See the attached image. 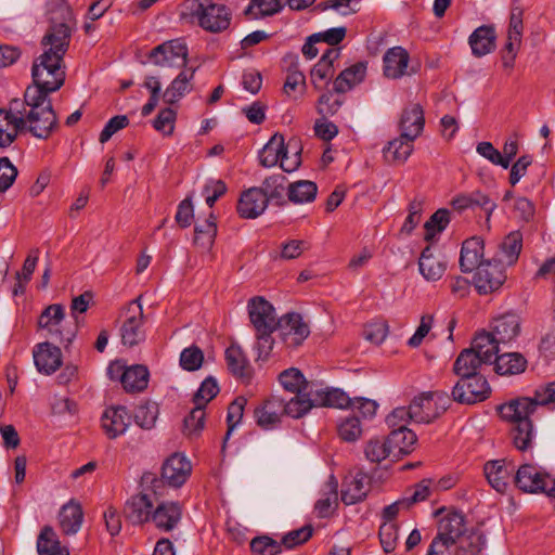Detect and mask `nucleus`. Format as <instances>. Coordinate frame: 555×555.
<instances>
[{"label": "nucleus", "mask_w": 555, "mask_h": 555, "mask_svg": "<svg viewBox=\"0 0 555 555\" xmlns=\"http://www.w3.org/2000/svg\"><path fill=\"white\" fill-rule=\"evenodd\" d=\"M205 425V410L195 404L190 414L184 418L183 430L189 437L198 436Z\"/></svg>", "instance_id": "e2e57ef3"}, {"label": "nucleus", "mask_w": 555, "mask_h": 555, "mask_svg": "<svg viewBox=\"0 0 555 555\" xmlns=\"http://www.w3.org/2000/svg\"><path fill=\"white\" fill-rule=\"evenodd\" d=\"M23 103L22 99H13L8 107L0 108V147L11 145L23 132Z\"/></svg>", "instance_id": "6e6552de"}, {"label": "nucleus", "mask_w": 555, "mask_h": 555, "mask_svg": "<svg viewBox=\"0 0 555 555\" xmlns=\"http://www.w3.org/2000/svg\"><path fill=\"white\" fill-rule=\"evenodd\" d=\"M418 269L426 281L434 282L441 279L447 269V262L442 258L437 257L433 249L427 246L420 256Z\"/></svg>", "instance_id": "c85d7f7f"}, {"label": "nucleus", "mask_w": 555, "mask_h": 555, "mask_svg": "<svg viewBox=\"0 0 555 555\" xmlns=\"http://www.w3.org/2000/svg\"><path fill=\"white\" fill-rule=\"evenodd\" d=\"M451 398L443 391H427L413 398L409 404L410 420L417 424H430L450 406Z\"/></svg>", "instance_id": "39448f33"}, {"label": "nucleus", "mask_w": 555, "mask_h": 555, "mask_svg": "<svg viewBox=\"0 0 555 555\" xmlns=\"http://www.w3.org/2000/svg\"><path fill=\"white\" fill-rule=\"evenodd\" d=\"M482 364H485V362L475 353V351L472 348H467L461 351L457 356L453 365V372L459 377L480 375L478 371Z\"/></svg>", "instance_id": "c03bdc74"}, {"label": "nucleus", "mask_w": 555, "mask_h": 555, "mask_svg": "<svg viewBox=\"0 0 555 555\" xmlns=\"http://www.w3.org/2000/svg\"><path fill=\"white\" fill-rule=\"evenodd\" d=\"M366 459L372 463H379L393 454L387 439H371L364 449Z\"/></svg>", "instance_id": "052dcab7"}, {"label": "nucleus", "mask_w": 555, "mask_h": 555, "mask_svg": "<svg viewBox=\"0 0 555 555\" xmlns=\"http://www.w3.org/2000/svg\"><path fill=\"white\" fill-rule=\"evenodd\" d=\"M34 361L39 372L50 375L62 365V351L49 341L38 344L34 349Z\"/></svg>", "instance_id": "a211bd4d"}, {"label": "nucleus", "mask_w": 555, "mask_h": 555, "mask_svg": "<svg viewBox=\"0 0 555 555\" xmlns=\"http://www.w3.org/2000/svg\"><path fill=\"white\" fill-rule=\"evenodd\" d=\"M83 512L81 505L75 500L62 506L59 513V522L65 534H75L82 525Z\"/></svg>", "instance_id": "2f4dec72"}, {"label": "nucleus", "mask_w": 555, "mask_h": 555, "mask_svg": "<svg viewBox=\"0 0 555 555\" xmlns=\"http://www.w3.org/2000/svg\"><path fill=\"white\" fill-rule=\"evenodd\" d=\"M486 546V538L480 531H472L464 534L459 542H456V553L479 555Z\"/></svg>", "instance_id": "4d7b16f0"}, {"label": "nucleus", "mask_w": 555, "mask_h": 555, "mask_svg": "<svg viewBox=\"0 0 555 555\" xmlns=\"http://www.w3.org/2000/svg\"><path fill=\"white\" fill-rule=\"evenodd\" d=\"M491 388L482 375L460 377L452 388L451 400L461 404H475L489 398Z\"/></svg>", "instance_id": "0eeeda50"}, {"label": "nucleus", "mask_w": 555, "mask_h": 555, "mask_svg": "<svg viewBox=\"0 0 555 555\" xmlns=\"http://www.w3.org/2000/svg\"><path fill=\"white\" fill-rule=\"evenodd\" d=\"M346 93L335 91V86L323 92L315 104V109L323 118L334 117L346 102Z\"/></svg>", "instance_id": "e433bc0d"}, {"label": "nucleus", "mask_w": 555, "mask_h": 555, "mask_svg": "<svg viewBox=\"0 0 555 555\" xmlns=\"http://www.w3.org/2000/svg\"><path fill=\"white\" fill-rule=\"evenodd\" d=\"M490 333L501 345H507L520 333V318L515 313H506L494 320Z\"/></svg>", "instance_id": "bb28decb"}, {"label": "nucleus", "mask_w": 555, "mask_h": 555, "mask_svg": "<svg viewBox=\"0 0 555 555\" xmlns=\"http://www.w3.org/2000/svg\"><path fill=\"white\" fill-rule=\"evenodd\" d=\"M120 382L128 392L142 391L147 387L149 371L143 365L130 366L122 372Z\"/></svg>", "instance_id": "49530a36"}, {"label": "nucleus", "mask_w": 555, "mask_h": 555, "mask_svg": "<svg viewBox=\"0 0 555 555\" xmlns=\"http://www.w3.org/2000/svg\"><path fill=\"white\" fill-rule=\"evenodd\" d=\"M217 235V224L214 214L199 224L195 225L194 244L203 251H208L214 245Z\"/></svg>", "instance_id": "8fccbe9b"}, {"label": "nucleus", "mask_w": 555, "mask_h": 555, "mask_svg": "<svg viewBox=\"0 0 555 555\" xmlns=\"http://www.w3.org/2000/svg\"><path fill=\"white\" fill-rule=\"evenodd\" d=\"M268 206V198L258 188H250L243 192L238 203L237 212L242 218L255 219L260 216Z\"/></svg>", "instance_id": "aec40b11"}, {"label": "nucleus", "mask_w": 555, "mask_h": 555, "mask_svg": "<svg viewBox=\"0 0 555 555\" xmlns=\"http://www.w3.org/2000/svg\"><path fill=\"white\" fill-rule=\"evenodd\" d=\"M522 235L519 231L511 232L501 243L498 260L503 264H514L521 251Z\"/></svg>", "instance_id": "09e8293b"}, {"label": "nucleus", "mask_w": 555, "mask_h": 555, "mask_svg": "<svg viewBox=\"0 0 555 555\" xmlns=\"http://www.w3.org/2000/svg\"><path fill=\"white\" fill-rule=\"evenodd\" d=\"M547 474L539 472L531 464L521 465L514 476L516 487L527 493H538L545 490Z\"/></svg>", "instance_id": "6ab92c4d"}, {"label": "nucleus", "mask_w": 555, "mask_h": 555, "mask_svg": "<svg viewBox=\"0 0 555 555\" xmlns=\"http://www.w3.org/2000/svg\"><path fill=\"white\" fill-rule=\"evenodd\" d=\"M450 212L448 209H438L425 223V240H431L436 233L442 232L450 222Z\"/></svg>", "instance_id": "0e129e2a"}, {"label": "nucleus", "mask_w": 555, "mask_h": 555, "mask_svg": "<svg viewBox=\"0 0 555 555\" xmlns=\"http://www.w3.org/2000/svg\"><path fill=\"white\" fill-rule=\"evenodd\" d=\"M250 550L255 555H278L282 547L280 542L268 535H261L251 540Z\"/></svg>", "instance_id": "338daca9"}, {"label": "nucleus", "mask_w": 555, "mask_h": 555, "mask_svg": "<svg viewBox=\"0 0 555 555\" xmlns=\"http://www.w3.org/2000/svg\"><path fill=\"white\" fill-rule=\"evenodd\" d=\"M366 70L367 62L365 61L357 62L345 68L333 81L335 91L347 93L352 90L365 79Z\"/></svg>", "instance_id": "cd10ccee"}, {"label": "nucleus", "mask_w": 555, "mask_h": 555, "mask_svg": "<svg viewBox=\"0 0 555 555\" xmlns=\"http://www.w3.org/2000/svg\"><path fill=\"white\" fill-rule=\"evenodd\" d=\"M415 140H410L400 135L391 141L383 149L384 158L386 162L391 164H402L404 163L413 152V142Z\"/></svg>", "instance_id": "4c0bfd02"}, {"label": "nucleus", "mask_w": 555, "mask_h": 555, "mask_svg": "<svg viewBox=\"0 0 555 555\" xmlns=\"http://www.w3.org/2000/svg\"><path fill=\"white\" fill-rule=\"evenodd\" d=\"M283 9L281 0H253L244 11L251 20H258L279 13Z\"/></svg>", "instance_id": "6e6d98bb"}, {"label": "nucleus", "mask_w": 555, "mask_h": 555, "mask_svg": "<svg viewBox=\"0 0 555 555\" xmlns=\"http://www.w3.org/2000/svg\"><path fill=\"white\" fill-rule=\"evenodd\" d=\"M195 68L183 69L166 88L163 98L166 103L175 104L186 93L191 92Z\"/></svg>", "instance_id": "72a5a7b5"}, {"label": "nucleus", "mask_w": 555, "mask_h": 555, "mask_svg": "<svg viewBox=\"0 0 555 555\" xmlns=\"http://www.w3.org/2000/svg\"><path fill=\"white\" fill-rule=\"evenodd\" d=\"M279 380L285 390L296 393L302 392L307 389V382L302 373L295 367L283 371Z\"/></svg>", "instance_id": "bf43d9fd"}, {"label": "nucleus", "mask_w": 555, "mask_h": 555, "mask_svg": "<svg viewBox=\"0 0 555 555\" xmlns=\"http://www.w3.org/2000/svg\"><path fill=\"white\" fill-rule=\"evenodd\" d=\"M506 280L504 264L498 259L485 260L474 276V284L479 294L486 295L498 291Z\"/></svg>", "instance_id": "9b49d317"}, {"label": "nucleus", "mask_w": 555, "mask_h": 555, "mask_svg": "<svg viewBox=\"0 0 555 555\" xmlns=\"http://www.w3.org/2000/svg\"><path fill=\"white\" fill-rule=\"evenodd\" d=\"M131 423V415L125 406H112L102 416V427L108 438L115 439L125 434Z\"/></svg>", "instance_id": "412c9836"}, {"label": "nucleus", "mask_w": 555, "mask_h": 555, "mask_svg": "<svg viewBox=\"0 0 555 555\" xmlns=\"http://www.w3.org/2000/svg\"><path fill=\"white\" fill-rule=\"evenodd\" d=\"M514 469V462L507 459L488 461L483 466L485 476L489 485L500 493H504L507 490Z\"/></svg>", "instance_id": "2eb2a0df"}, {"label": "nucleus", "mask_w": 555, "mask_h": 555, "mask_svg": "<svg viewBox=\"0 0 555 555\" xmlns=\"http://www.w3.org/2000/svg\"><path fill=\"white\" fill-rule=\"evenodd\" d=\"M182 516V507L178 502H162L153 509L151 520L163 531L172 530Z\"/></svg>", "instance_id": "b1692460"}, {"label": "nucleus", "mask_w": 555, "mask_h": 555, "mask_svg": "<svg viewBox=\"0 0 555 555\" xmlns=\"http://www.w3.org/2000/svg\"><path fill=\"white\" fill-rule=\"evenodd\" d=\"M141 298L142 296L137 297L126 308V320L120 328L121 341L125 346L133 347L145 338L142 330L144 314Z\"/></svg>", "instance_id": "9d476101"}, {"label": "nucleus", "mask_w": 555, "mask_h": 555, "mask_svg": "<svg viewBox=\"0 0 555 555\" xmlns=\"http://www.w3.org/2000/svg\"><path fill=\"white\" fill-rule=\"evenodd\" d=\"M499 412L503 420L513 425L519 424L521 421H531L530 416L535 412L534 402L529 397L519 398L500 405Z\"/></svg>", "instance_id": "a878e982"}, {"label": "nucleus", "mask_w": 555, "mask_h": 555, "mask_svg": "<svg viewBox=\"0 0 555 555\" xmlns=\"http://www.w3.org/2000/svg\"><path fill=\"white\" fill-rule=\"evenodd\" d=\"M495 30L491 26L482 25L469 36V46L475 56L481 57L491 53L495 48Z\"/></svg>", "instance_id": "473e14b6"}, {"label": "nucleus", "mask_w": 555, "mask_h": 555, "mask_svg": "<svg viewBox=\"0 0 555 555\" xmlns=\"http://www.w3.org/2000/svg\"><path fill=\"white\" fill-rule=\"evenodd\" d=\"M72 37V30L65 23L55 24L50 27L41 40V44L47 49L44 52H57L60 56L65 55L68 50Z\"/></svg>", "instance_id": "5701e85b"}, {"label": "nucleus", "mask_w": 555, "mask_h": 555, "mask_svg": "<svg viewBox=\"0 0 555 555\" xmlns=\"http://www.w3.org/2000/svg\"><path fill=\"white\" fill-rule=\"evenodd\" d=\"M318 186L309 180H299L287 188L288 199L294 204H305L314 201Z\"/></svg>", "instance_id": "3c124183"}, {"label": "nucleus", "mask_w": 555, "mask_h": 555, "mask_svg": "<svg viewBox=\"0 0 555 555\" xmlns=\"http://www.w3.org/2000/svg\"><path fill=\"white\" fill-rule=\"evenodd\" d=\"M158 415V406L156 403H145L137 408L134 421L141 427L150 429L154 426Z\"/></svg>", "instance_id": "774afa93"}, {"label": "nucleus", "mask_w": 555, "mask_h": 555, "mask_svg": "<svg viewBox=\"0 0 555 555\" xmlns=\"http://www.w3.org/2000/svg\"><path fill=\"white\" fill-rule=\"evenodd\" d=\"M483 241L480 237L474 236L467 238L462 244L460 255V268L464 273L473 272L475 269L483 263Z\"/></svg>", "instance_id": "393cba45"}, {"label": "nucleus", "mask_w": 555, "mask_h": 555, "mask_svg": "<svg viewBox=\"0 0 555 555\" xmlns=\"http://www.w3.org/2000/svg\"><path fill=\"white\" fill-rule=\"evenodd\" d=\"M511 438L514 447L521 452L532 449L535 438V430L532 421H521L519 424L512 425Z\"/></svg>", "instance_id": "a18cd8bd"}, {"label": "nucleus", "mask_w": 555, "mask_h": 555, "mask_svg": "<svg viewBox=\"0 0 555 555\" xmlns=\"http://www.w3.org/2000/svg\"><path fill=\"white\" fill-rule=\"evenodd\" d=\"M23 103V131L48 139L59 127V119L49 95L39 89H26Z\"/></svg>", "instance_id": "f257e3e1"}, {"label": "nucleus", "mask_w": 555, "mask_h": 555, "mask_svg": "<svg viewBox=\"0 0 555 555\" xmlns=\"http://www.w3.org/2000/svg\"><path fill=\"white\" fill-rule=\"evenodd\" d=\"M395 456L409 454L417 441L416 434L409 429H392L386 438Z\"/></svg>", "instance_id": "79ce46f5"}, {"label": "nucleus", "mask_w": 555, "mask_h": 555, "mask_svg": "<svg viewBox=\"0 0 555 555\" xmlns=\"http://www.w3.org/2000/svg\"><path fill=\"white\" fill-rule=\"evenodd\" d=\"M181 16L212 34L228 29L231 24L229 9L212 0H186Z\"/></svg>", "instance_id": "f03ea898"}, {"label": "nucleus", "mask_w": 555, "mask_h": 555, "mask_svg": "<svg viewBox=\"0 0 555 555\" xmlns=\"http://www.w3.org/2000/svg\"><path fill=\"white\" fill-rule=\"evenodd\" d=\"M309 245L302 240H291L281 245L280 250L271 254L272 259L292 260L298 258Z\"/></svg>", "instance_id": "680f3d73"}, {"label": "nucleus", "mask_w": 555, "mask_h": 555, "mask_svg": "<svg viewBox=\"0 0 555 555\" xmlns=\"http://www.w3.org/2000/svg\"><path fill=\"white\" fill-rule=\"evenodd\" d=\"M409 61L410 55L402 47L388 49L383 56L384 75L390 79H399L404 75H409Z\"/></svg>", "instance_id": "4be33fe9"}, {"label": "nucleus", "mask_w": 555, "mask_h": 555, "mask_svg": "<svg viewBox=\"0 0 555 555\" xmlns=\"http://www.w3.org/2000/svg\"><path fill=\"white\" fill-rule=\"evenodd\" d=\"M285 181L286 179L283 175H273L264 179L259 189L268 198V203L270 201H275L278 204L284 203L283 196L285 191Z\"/></svg>", "instance_id": "13d9d810"}, {"label": "nucleus", "mask_w": 555, "mask_h": 555, "mask_svg": "<svg viewBox=\"0 0 555 555\" xmlns=\"http://www.w3.org/2000/svg\"><path fill=\"white\" fill-rule=\"evenodd\" d=\"M500 345L490 332H480L473 339L470 348L485 364H488L492 363V359L499 356Z\"/></svg>", "instance_id": "c9c22d12"}, {"label": "nucleus", "mask_w": 555, "mask_h": 555, "mask_svg": "<svg viewBox=\"0 0 555 555\" xmlns=\"http://www.w3.org/2000/svg\"><path fill=\"white\" fill-rule=\"evenodd\" d=\"M150 61L159 67H185L188 62V47L179 40H169L158 44L149 53Z\"/></svg>", "instance_id": "1a4fd4ad"}, {"label": "nucleus", "mask_w": 555, "mask_h": 555, "mask_svg": "<svg viewBox=\"0 0 555 555\" xmlns=\"http://www.w3.org/2000/svg\"><path fill=\"white\" fill-rule=\"evenodd\" d=\"M314 405V399H310L302 392H296L288 401L283 399V413L291 417L299 418L309 412Z\"/></svg>", "instance_id": "5fc2aeb1"}, {"label": "nucleus", "mask_w": 555, "mask_h": 555, "mask_svg": "<svg viewBox=\"0 0 555 555\" xmlns=\"http://www.w3.org/2000/svg\"><path fill=\"white\" fill-rule=\"evenodd\" d=\"M494 370L500 375H515L527 367V360L518 352H504L495 357Z\"/></svg>", "instance_id": "ea45409f"}, {"label": "nucleus", "mask_w": 555, "mask_h": 555, "mask_svg": "<svg viewBox=\"0 0 555 555\" xmlns=\"http://www.w3.org/2000/svg\"><path fill=\"white\" fill-rule=\"evenodd\" d=\"M425 117L423 107L418 103L409 104L402 112L399 120L400 133L403 138L416 140L423 132Z\"/></svg>", "instance_id": "dca6fc26"}, {"label": "nucleus", "mask_w": 555, "mask_h": 555, "mask_svg": "<svg viewBox=\"0 0 555 555\" xmlns=\"http://www.w3.org/2000/svg\"><path fill=\"white\" fill-rule=\"evenodd\" d=\"M151 489L143 488L141 493L132 495L125 504L124 514L128 521L133 525H143L151 520L153 502L150 498Z\"/></svg>", "instance_id": "4468645a"}, {"label": "nucleus", "mask_w": 555, "mask_h": 555, "mask_svg": "<svg viewBox=\"0 0 555 555\" xmlns=\"http://www.w3.org/2000/svg\"><path fill=\"white\" fill-rule=\"evenodd\" d=\"M31 75L34 86L27 89H39L42 93L50 95L64 85V57L60 56L57 52L53 54L43 51L34 62Z\"/></svg>", "instance_id": "20e7f679"}, {"label": "nucleus", "mask_w": 555, "mask_h": 555, "mask_svg": "<svg viewBox=\"0 0 555 555\" xmlns=\"http://www.w3.org/2000/svg\"><path fill=\"white\" fill-rule=\"evenodd\" d=\"M337 488L338 481L333 475H331L328 477V480L326 481L323 496L319 499L314 505V509L319 517H328L333 513L334 508L337 506Z\"/></svg>", "instance_id": "de8ad7c7"}, {"label": "nucleus", "mask_w": 555, "mask_h": 555, "mask_svg": "<svg viewBox=\"0 0 555 555\" xmlns=\"http://www.w3.org/2000/svg\"><path fill=\"white\" fill-rule=\"evenodd\" d=\"M192 470L190 461L182 454L175 453L166 460L162 467V478L153 473H144L141 478V487L151 489L155 496L163 495L164 485L179 488L189 478Z\"/></svg>", "instance_id": "7ed1b4c3"}, {"label": "nucleus", "mask_w": 555, "mask_h": 555, "mask_svg": "<svg viewBox=\"0 0 555 555\" xmlns=\"http://www.w3.org/2000/svg\"><path fill=\"white\" fill-rule=\"evenodd\" d=\"M37 328L46 332V336L51 339L66 346L76 336V330L65 324V309L61 304H52L44 308L38 318Z\"/></svg>", "instance_id": "423d86ee"}, {"label": "nucleus", "mask_w": 555, "mask_h": 555, "mask_svg": "<svg viewBox=\"0 0 555 555\" xmlns=\"http://www.w3.org/2000/svg\"><path fill=\"white\" fill-rule=\"evenodd\" d=\"M249 320L256 332L275 331L279 324L274 307L263 297H254L248 301Z\"/></svg>", "instance_id": "ddd939ff"}, {"label": "nucleus", "mask_w": 555, "mask_h": 555, "mask_svg": "<svg viewBox=\"0 0 555 555\" xmlns=\"http://www.w3.org/2000/svg\"><path fill=\"white\" fill-rule=\"evenodd\" d=\"M225 360L230 372L241 378L250 377V365L241 346L232 344L225 350Z\"/></svg>", "instance_id": "37998d69"}, {"label": "nucleus", "mask_w": 555, "mask_h": 555, "mask_svg": "<svg viewBox=\"0 0 555 555\" xmlns=\"http://www.w3.org/2000/svg\"><path fill=\"white\" fill-rule=\"evenodd\" d=\"M283 414V399L279 397L268 399L261 406L255 410L257 424L263 429L274 427L280 423Z\"/></svg>", "instance_id": "7c9ffc66"}, {"label": "nucleus", "mask_w": 555, "mask_h": 555, "mask_svg": "<svg viewBox=\"0 0 555 555\" xmlns=\"http://www.w3.org/2000/svg\"><path fill=\"white\" fill-rule=\"evenodd\" d=\"M286 146L284 135L274 133L259 153L260 165L266 168L274 167L279 164Z\"/></svg>", "instance_id": "a19ab883"}, {"label": "nucleus", "mask_w": 555, "mask_h": 555, "mask_svg": "<svg viewBox=\"0 0 555 555\" xmlns=\"http://www.w3.org/2000/svg\"><path fill=\"white\" fill-rule=\"evenodd\" d=\"M284 62L288 66L283 91L288 98L297 100L306 91V77L299 68V57L297 54H287Z\"/></svg>", "instance_id": "f3484780"}, {"label": "nucleus", "mask_w": 555, "mask_h": 555, "mask_svg": "<svg viewBox=\"0 0 555 555\" xmlns=\"http://www.w3.org/2000/svg\"><path fill=\"white\" fill-rule=\"evenodd\" d=\"M37 551L38 555H68V552L61 547L56 533L49 526L44 527L38 535Z\"/></svg>", "instance_id": "603ef678"}, {"label": "nucleus", "mask_w": 555, "mask_h": 555, "mask_svg": "<svg viewBox=\"0 0 555 555\" xmlns=\"http://www.w3.org/2000/svg\"><path fill=\"white\" fill-rule=\"evenodd\" d=\"M246 399L244 397H237L232 401L228 408L227 423L228 431L224 437V443L230 438L234 428L241 423L244 415V408L246 405Z\"/></svg>", "instance_id": "69168bd1"}, {"label": "nucleus", "mask_w": 555, "mask_h": 555, "mask_svg": "<svg viewBox=\"0 0 555 555\" xmlns=\"http://www.w3.org/2000/svg\"><path fill=\"white\" fill-rule=\"evenodd\" d=\"M315 405L346 409L349 408L351 399L348 395L338 388L325 389L315 392Z\"/></svg>", "instance_id": "864d4df0"}, {"label": "nucleus", "mask_w": 555, "mask_h": 555, "mask_svg": "<svg viewBox=\"0 0 555 555\" xmlns=\"http://www.w3.org/2000/svg\"><path fill=\"white\" fill-rule=\"evenodd\" d=\"M276 330L287 347H298L310 334L309 325L296 312L286 313L280 318Z\"/></svg>", "instance_id": "f8f14e48"}, {"label": "nucleus", "mask_w": 555, "mask_h": 555, "mask_svg": "<svg viewBox=\"0 0 555 555\" xmlns=\"http://www.w3.org/2000/svg\"><path fill=\"white\" fill-rule=\"evenodd\" d=\"M369 477L364 473H358L347 481L341 490V501L347 504H356L362 501L369 491Z\"/></svg>", "instance_id": "58836bf2"}, {"label": "nucleus", "mask_w": 555, "mask_h": 555, "mask_svg": "<svg viewBox=\"0 0 555 555\" xmlns=\"http://www.w3.org/2000/svg\"><path fill=\"white\" fill-rule=\"evenodd\" d=\"M451 204L453 208L459 211L475 206L481 207L486 211L488 220L496 207L495 203L492 202L488 195L481 193L480 191H475L469 194H461L454 197Z\"/></svg>", "instance_id": "f704fd0d"}, {"label": "nucleus", "mask_w": 555, "mask_h": 555, "mask_svg": "<svg viewBox=\"0 0 555 555\" xmlns=\"http://www.w3.org/2000/svg\"><path fill=\"white\" fill-rule=\"evenodd\" d=\"M465 533L466 522L462 512L452 511L440 519L437 534L456 543Z\"/></svg>", "instance_id": "c756f323"}]
</instances>
